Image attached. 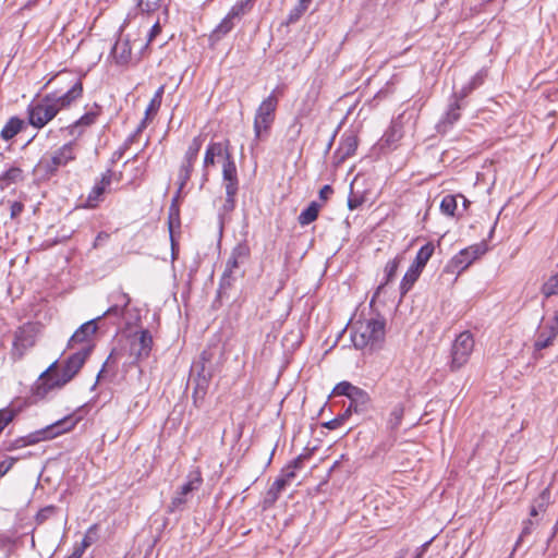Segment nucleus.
Returning <instances> with one entry per match:
<instances>
[{"label":"nucleus","mask_w":558,"mask_h":558,"mask_svg":"<svg viewBox=\"0 0 558 558\" xmlns=\"http://www.w3.org/2000/svg\"><path fill=\"white\" fill-rule=\"evenodd\" d=\"M84 86L81 78H74L69 89L59 94L48 93L32 101L26 109L29 125L37 130L48 125L62 110L69 109L83 97Z\"/></svg>","instance_id":"f257e3e1"},{"label":"nucleus","mask_w":558,"mask_h":558,"mask_svg":"<svg viewBox=\"0 0 558 558\" xmlns=\"http://www.w3.org/2000/svg\"><path fill=\"white\" fill-rule=\"evenodd\" d=\"M77 158V144L75 141L64 143L49 155L43 156L34 171L44 180L57 174L59 168L65 167Z\"/></svg>","instance_id":"f03ea898"},{"label":"nucleus","mask_w":558,"mask_h":558,"mask_svg":"<svg viewBox=\"0 0 558 558\" xmlns=\"http://www.w3.org/2000/svg\"><path fill=\"white\" fill-rule=\"evenodd\" d=\"M281 95H283V88L280 90L276 88L258 105L253 121L256 140H260L269 134L276 120L279 96Z\"/></svg>","instance_id":"7ed1b4c3"},{"label":"nucleus","mask_w":558,"mask_h":558,"mask_svg":"<svg viewBox=\"0 0 558 558\" xmlns=\"http://www.w3.org/2000/svg\"><path fill=\"white\" fill-rule=\"evenodd\" d=\"M385 324L378 319H359L352 326L351 340L357 349H364L384 338Z\"/></svg>","instance_id":"20e7f679"},{"label":"nucleus","mask_w":558,"mask_h":558,"mask_svg":"<svg viewBox=\"0 0 558 558\" xmlns=\"http://www.w3.org/2000/svg\"><path fill=\"white\" fill-rule=\"evenodd\" d=\"M68 381L61 375L58 362H53L43 372L31 388V399L33 402L44 400L51 391L65 386Z\"/></svg>","instance_id":"39448f33"},{"label":"nucleus","mask_w":558,"mask_h":558,"mask_svg":"<svg viewBox=\"0 0 558 558\" xmlns=\"http://www.w3.org/2000/svg\"><path fill=\"white\" fill-rule=\"evenodd\" d=\"M474 347L475 340L470 331L465 330L459 333L451 345L449 369L457 372L466 365L474 351Z\"/></svg>","instance_id":"423d86ee"},{"label":"nucleus","mask_w":558,"mask_h":558,"mask_svg":"<svg viewBox=\"0 0 558 558\" xmlns=\"http://www.w3.org/2000/svg\"><path fill=\"white\" fill-rule=\"evenodd\" d=\"M205 136L203 134H198L194 136L191 142L187 144V147L184 151L183 158L181 160L178 178H179V191L182 190L185 184L190 181L194 165L197 160L198 154L204 145Z\"/></svg>","instance_id":"0eeeda50"},{"label":"nucleus","mask_w":558,"mask_h":558,"mask_svg":"<svg viewBox=\"0 0 558 558\" xmlns=\"http://www.w3.org/2000/svg\"><path fill=\"white\" fill-rule=\"evenodd\" d=\"M76 425L71 416L59 420L45 428L38 429L23 437L25 447L33 446L40 441L53 439L64 433L71 432Z\"/></svg>","instance_id":"6e6552de"},{"label":"nucleus","mask_w":558,"mask_h":558,"mask_svg":"<svg viewBox=\"0 0 558 558\" xmlns=\"http://www.w3.org/2000/svg\"><path fill=\"white\" fill-rule=\"evenodd\" d=\"M39 327L34 323L20 326L14 332L11 354L14 360H21L36 344Z\"/></svg>","instance_id":"1a4fd4ad"},{"label":"nucleus","mask_w":558,"mask_h":558,"mask_svg":"<svg viewBox=\"0 0 558 558\" xmlns=\"http://www.w3.org/2000/svg\"><path fill=\"white\" fill-rule=\"evenodd\" d=\"M130 356L134 363L146 360L153 349V336L147 329L134 331L128 336Z\"/></svg>","instance_id":"9d476101"},{"label":"nucleus","mask_w":558,"mask_h":558,"mask_svg":"<svg viewBox=\"0 0 558 558\" xmlns=\"http://www.w3.org/2000/svg\"><path fill=\"white\" fill-rule=\"evenodd\" d=\"M112 170H107L101 173L100 179L96 181L95 185L88 192L86 197H80L78 208L95 209L104 201V195L112 183Z\"/></svg>","instance_id":"9b49d317"},{"label":"nucleus","mask_w":558,"mask_h":558,"mask_svg":"<svg viewBox=\"0 0 558 558\" xmlns=\"http://www.w3.org/2000/svg\"><path fill=\"white\" fill-rule=\"evenodd\" d=\"M486 245L484 243L473 244L457 253L450 260L448 267L452 268V271L461 274L474 260L480 258L486 253Z\"/></svg>","instance_id":"f8f14e48"},{"label":"nucleus","mask_w":558,"mask_h":558,"mask_svg":"<svg viewBox=\"0 0 558 558\" xmlns=\"http://www.w3.org/2000/svg\"><path fill=\"white\" fill-rule=\"evenodd\" d=\"M231 158H233V155L229 140L223 142H210L205 149L203 168L204 170H208L216 166L217 159L222 160L223 163L229 161Z\"/></svg>","instance_id":"ddd939ff"},{"label":"nucleus","mask_w":558,"mask_h":558,"mask_svg":"<svg viewBox=\"0 0 558 558\" xmlns=\"http://www.w3.org/2000/svg\"><path fill=\"white\" fill-rule=\"evenodd\" d=\"M222 179L226 189V202L230 208L234 207L235 196L239 191L236 165L233 158L222 163Z\"/></svg>","instance_id":"4468645a"},{"label":"nucleus","mask_w":558,"mask_h":558,"mask_svg":"<svg viewBox=\"0 0 558 558\" xmlns=\"http://www.w3.org/2000/svg\"><path fill=\"white\" fill-rule=\"evenodd\" d=\"M558 336V312L547 320L539 329L537 338L534 342V349L536 351L544 350L554 343V340Z\"/></svg>","instance_id":"2eb2a0df"},{"label":"nucleus","mask_w":558,"mask_h":558,"mask_svg":"<svg viewBox=\"0 0 558 558\" xmlns=\"http://www.w3.org/2000/svg\"><path fill=\"white\" fill-rule=\"evenodd\" d=\"M101 114V107L94 105L93 108L84 113L81 118L71 123L66 130L69 135L80 137L82 136L87 128L94 125Z\"/></svg>","instance_id":"dca6fc26"},{"label":"nucleus","mask_w":558,"mask_h":558,"mask_svg":"<svg viewBox=\"0 0 558 558\" xmlns=\"http://www.w3.org/2000/svg\"><path fill=\"white\" fill-rule=\"evenodd\" d=\"M89 353L90 348L83 349L82 351L69 356V359L65 361L60 372L68 383L71 381L74 378V376L81 371Z\"/></svg>","instance_id":"f3484780"},{"label":"nucleus","mask_w":558,"mask_h":558,"mask_svg":"<svg viewBox=\"0 0 558 558\" xmlns=\"http://www.w3.org/2000/svg\"><path fill=\"white\" fill-rule=\"evenodd\" d=\"M359 147V137L355 132L348 131L345 132L339 143V146L336 150V156L339 161L342 162L345 159L355 155L356 149Z\"/></svg>","instance_id":"a211bd4d"},{"label":"nucleus","mask_w":558,"mask_h":558,"mask_svg":"<svg viewBox=\"0 0 558 558\" xmlns=\"http://www.w3.org/2000/svg\"><path fill=\"white\" fill-rule=\"evenodd\" d=\"M402 262H403V256L401 254H398L392 259H389L386 263V265L384 267V279L380 282V284L377 287V290L374 293L373 299L378 296L379 293L381 292V290L387 284H389L390 282H392L395 280V278L397 276V272H398V269H399L400 265L402 264Z\"/></svg>","instance_id":"6ab92c4d"},{"label":"nucleus","mask_w":558,"mask_h":558,"mask_svg":"<svg viewBox=\"0 0 558 558\" xmlns=\"http://www.w3.org/2000/svg\"><path fill=\"white\" fill-rule=\"evenodd\" d=\"M97 319H92L84 323L71 337L70 345L74 343L89 342L92 337L97 332Z\"/></svg>","instance_id":"aec40b11"},{"label":"nucleus","mask_w":558,"mask_h":558,"mask_svg":"<svg viewBox=\"0 0 558 558\" xmlns=\"http://www.w3.org/2000/svg\"><path fill=\"white\" fill-rule=\"evenodd\" d=\"M112 57L119 64H128L132 58V47L128 38L120 37L113 48Z\"/></svg>","instance_id":"412c9836"},{"label":"nucleus","mask_w":558,"mask_h":558,"mask_svg":"<svg viewBox=\"0 0 558 558\" xmlns=\"http://www.w3.org/2000/svg\"><path fill=\"white\" fill-rule=\"evenodd\" d=\"M161 102L162 100L156 98L153 96V98L150 99L146 110H145V117L144 119L141 121L140 125L137 126L136 131L134 132V134H132L129 138H128V143H132L134 142L135 137L143 132V130L146 129L147 124L149 121H151V119L157 114V112L159 111L160 109V106H161Z\"/></svg>","instance_id":"4be33fe9"},{"label":"nucleus","mask_w":558,"mask_h":558,"mask_svg":"<svg viewBox=\"0 0 558 558\" xmlns=\"http://www.w3.org/2000/svg\"><path fill=\"white\" fill-rule=\"evenodd\" d=\"M481 82H477V78L474 77L472 80V82L470 83V86L468 89H463V92L460 94V96L456 99V101L450 105L447 113H446V118H445V121L449 124H453L456 123L461 114H460V110H461V104H460V100L463 99L469 92H471L472 89H474Z\"/></svg>","instance_id":"5701e85b"},{"label":"nucleus","mask_w":558,"mask_h":558,"mask_svg":"<svg viewBox=\"0 0 558 558\" xmlns=\"http://www.w3.org/2000/svg\"><path fill=\"white\" fill-rule=\"evenodd\" d=\"M404 405L402 403H397L389 412L386 421L385 426L386 429L389 432V434L396 435L397 430L399 429L400 425L402 424L403 417H404Z\"/></svg>","instance_id":"b1692460"},{"label":"nucleus","mask_w":558,"mask_h":558,"mask_svg":"<svg viewBox=\"0 0 558 558\" xmlns=\"http://www.w3.org/2000/svg\"><path fill=\"white\" fill-rule=\"evenodd\" d=\"M234 19L227 13L226 16L220 21V23L213 29L209 35V40L215 44L221 40L225 36H227L234 28Z\"/></svg>","instance_id":"393cba45"},{"label":"nucleus","mask_w":558,"mask_h":558,"mask_svg":"<svg viewBox=\"0 0 558 558\" xmlns=\"http://www.w3.org/2000/svg\"><path fill=\"white\" fill-rule=\"evenodd\" d=\"M371 402L372 398L369 393L360 387L353 395H351L350 398V405L353 408L354 413H362L366 411Z\"/></svg>","instance_id":"a878e982"},{"label":"nucleus","mask_w":558,"mask_h":558,"mask_svg":"<svg viewBox=\"0 0 558 558\" xmlns=\"http://www.w3.org/2000/svg\"><path fill=\"white\" fill-rule=\"evenodd\" d=\"M422 272L423 271L417 269V267H414L412 265L409 266L399 286L401 296H404L413 288L415 282L421 277Z\"/></svg>","instance_id":"bb28decb"},{"label":"nucleus","mask_w":558,"mask_h":558,"mask_svg":"<svg viewBox=\"0 0 558 558\" xmlns=\"http://www.w3.org/2000/svg\"><path fill=\"white\" fill-rule=\"evenodd\" d=\"M435 252V245L433 242L424 244L416 253L415 258L412 262V266L417 267L420 270H424L426 264L432 258Z\"/></svg>","instance_id":"cd10ccee"},{"label":"nucleus","mask_w":558,"mask_h":558,"mask_svg":"<svg viewBox=\"0 0 558 558\" xmlns=\"http://www.w3.org/2000/svg\"><path fill=\"white\" fill-rule=\"evenodd\" d=\"M23 125L24 121L22 119L12 117L2 128L0 136L5 141H10L22 131Z\"/></svg>","instance_id":"c85d7f7f"},{"label":"nucleus","mask_w":558,"mask_h":558,"mask_svg":"<svg viewBox=\"0 0 558 558\" xmlns=\"http://www.w3.org/2000/svg\"><path fill=\"white\" fill-rule=\"evenodd\" d=\"M181 221H180V208L178 205L177 197L172 199V203L169 208V216H168V229L170 233V240L172 247L174 246V236H173V230L174 228H180Z\"/></svg>","instance_id":"c756f323"},{"label":"nucleus","mask_w":558,"mask_h":558,"mask_svg":"<svg viewBox=\"0 0 558 558\" xmlns=\"http://www.w3.org/2000/svg\"><path fill=\"white\" fill-rule=\"evenodd\" d=\"M320 205L316 202H312L307 208L301 211V214L298 217V221L301 226H307L312 222H314L319 215Z\"/></svg>","instance_id":"7c9ffc66"},{"label":"nucleus","mask_w":558,"mask_h":558,"mask_svg":"<svg viewBox=\"0 0 558 558\" xmlns=\"http://www.w3.org/2000/svg\"><path fill=\"white\" fill-rule=\"evenodd\" d=\"M355 182H356V179H354V181L351 183L350 193L348 196V208L350 210H355V209L360 208L367 201L366 192L354 191Z\"/></svg>","instance_id":"2f4dec72"},{"label":"nucleus","mask_w":558,"mask_h":558,"mask_svg":"<svg viewBox=\"0 0 558 558\" xmlns=\"http://www.w3.org/2000/svg\"><path fill=\"white\" fill-rule=\"evenodd\" d=\"M248 255V248L243 245H238L231 253L227 260L226 272L232 274L239 267V259Z\"/></svg>","instance_id":"473e14b6"},{"label":"nucleus","mask_w":558,"mask_h":558,"mask_svg":"<svg viewBox=\"0 0 558 558\" xmlns=\"http://www.w3.org/2000/svg\"><path fill=\"white\" fill-rule=\"evenodd\" d=\"M254 7V0H239L236 1L228 13L234 19L240 20L247 14Z\"/></svg>","instance_id":"72a5a7b5"},{"label":"nucleus","mask_w":558,"mask_h":558,"mask_svg":"<svg viewBox=\"0 0 558 558\" xmlns=\"http://www.w3.org/2000/svg\"><path fill=\"white\" fill-rule=\"evenodd\" d=\"M542 294L548 299L553 295H558V272L550 276L541 288Z\"/></svg>","instance_id":"f704fd0d"},{"label":"nucleus","mask_w":558,"mask_h":558,"mask_svg":"<svg viewBox=\"0 0 558 558\" xmlns=\"http://www.w3.org/2000/svg\"><path fill=\"white\" fill-rule=\"evenodd\" d=\"M397 440V435L389 434V437L377 444L372 452V458L380 457L385 453H387L395 445Z\"/></svg>","instance_id":"c9c22d12"},{"label":"nucleus","mask_w":558,"mask_h":558,"mask_svg":"<svg viewBox=\"0 0 558 558\" xmlns=\"http://www.w3.org/2000/svg\"><path fill=\"white\" fill-rule=\"evenodd\" d=\"M16 415L17 411L13 408L7 407L0 409V435L14 421Z\"/></svg>","instance_id":"e433bc0d"},{"label":"nucleus","mask_w":558,"mask_h":558,"mask_svg":"<svg viewBox=\"0 0 558 558\" xmlns=\"http://www.w3.org/2000/svg\"><path fill=\"white\" fill-rule=\"evenodd\" d=\"M357 386L352 385L350 381L343 380L335 386V388L332 389V395L344 396L350 399L351 395H353L357 390Z\"/></svg>","instance_id":"4c0bfd02"},{"label":"nucleus","mask_w":558,"mask_h":558,"mask_svg":"<svg viewBox=\"0 0 558 558\" xmlns=\"http://www.w3.org/2000/svg\"><path fill=\"white\" fill-rule=\"evenodd\" d=\"M203 482V477L199 471L195 472V476L189 480L185 484L180 487V495L186 496L191 492L197 489Z\"/></svg>","instance_id":"58836bf2"},{"label":"nucleus","mask_w":558,"mask_h":558,"mask_svg":"<svg viewBox=\"0 0 558 558\" xmlns=\"http://www.w3.org/2000/svg\"><path fill=\"white\" fill-rule=\"evenodd\" d=\"M166 0H136V5L142 12L153 13L158 11Z\"/></svg>","instance_id":"ea45409f"},{"label":"nucleus","mask_w":558,"mask_h":558,"mask_svg":"<svg viewBox=\"0 0 558 558\" xmlns=\"http://www.w3.org/2000/svg\"><path fill=\"white\" fill-rule=\"evenodd\" d=\"M23 179V170L19 167H11L5 172L2 173L0 180L4 181L7 184L15 183L22 181Z\"/></svg>","instance_id":"a19ab883"},{"label":"nucleus","mask_w":558,"mask_h":558,"mask_svg":"<svg viewBox=\"0 0 558 558\" xmlns=\"http://www.w3.org/2000/svg\"><path fill=\"white\" fill-rule=\"evenodd\" d=\"M440 210L447 216H453L457 210V197L454 195H446L441 199Z\"/></svg>","instance_id":"79ce46f5"},{"label":"nucleus","mask_w":558,"mask_h":558,"mask_svg":"<svg viewBox=\"0 0 558 558\" xmlns=\"http://www.w3.org/2000/svg\"><path fill=\"white\" fill-rule=\"evenodd\" d=\"M97 533H98V524H93L86 531V534H85V536L82 539V543L76 545V546L80 549H82L83 551H85L86 548H88L96 541Z\"/></svg>","instance_id":"37998d69"},{"label":"nucleus","mask_w":558,"mask_h":558,"mask_svg":"<svg viewBox=\"0 0 558 558\" xmlns=\"http://www.w3.org/2000/svg\"><path fill=\"white\" fill-rule=\"evenodd\" d=\"M312 0H299L295 8L289 14V22L298 21L308 9Z\"/></svg>","instance_id":"c03bdc74"},{"label":"nucleus","mask_w":558,"mask_h":558,"mask_svg":"<svg viewBox=\"0 0 558 558\" xmlns=\"http://www.w3.org/2000/svg\"><path fill=\"white\" fill-rule=\"evenodd\" d=\"M111 301L113 304L118 305L119 307L126 308L131 302V299L128 293H125L122 290H117L111 293L110 295Z\"/></svg>","instance_id":"a18cd8bd"},{"label":"nucleus","mask_w":558,"mask_h":558,"mask_svg":"<svg viewBox=\"0 0 558 558\" xmlns=\"http://www.w3.org/2000/svg\"><path fill=\"white\" fill-rule=\"evenodd\" d=\"M287 485L289 484L281 476H279L270 486L268 495L271 496L274 500H276Z\"/></svg>","instance_id":"49530a36"},{"label":"nucleus","mask_w":558,"mask_h":558,"mask_svg":"<svg viewBox=\"0 0 558 558\" xmlns=\"http://www.w3.org/2000/svg\"><path fill=\"white\" fill-rule=\"evenodd\" d=\"M433 539L424 543L422 546L416 548L415 553L411 555V558H422L423 555L427 551ZM409 554H410V549L409 548L401 549L400 553H399V557L398 558H407V556Z\"/></svg>","instance_id":"de8ad7c7"},{"label":"nucleus","mask_w":558,"mask_h":558,"mask_svg":"<svg viewBox=\"0 0 558 558\" xmlns=\"http://www.w3.org/2000/svg\"><path fill=\"white\" fill-rule=\"evenodd\" d=\"M308 458V454H299L288 464L289 469L301 470L304 466V461Z\"/></svg>","instance_id":"09e8293b"},{"label":"nucleus","mask_w":558,"mask_h":558,"mask_svg":"<svg viewBox=\"0 0 558 558\" xmlns=\"http://www.w3.org/2000/svg\"><path fill=\"white\" fill-rule=\"evenodd\" d=\"M24 210V205L21 202H12L10 205V216L12 219H16Z\"/></svg>","instance_id":"8fccbe9b"},{"label":"nucleus","mask_w":558,"mask_h":558,"mask_svg":"<svg viewBox=\"0 0 558 558\" xmlns=\"http://www.w3.org/2000/svg\"><path fill=\"white\" fill-rule=\"evenodd\" d=\"M3 445H4V450L5 451H13V450L21 449V448L25 447L23 437H20L17 439L12 440V441L5 442Z\"/></svg>","instance_id":"3c124183"},{"label":"nucleus","mask_w":558,"mask_h":558,"mask_svg":"<svg viewBox=\"0 0 558 558\" xmlns=\"http://www.w3.org/2000/svg\"><path fill=\"white\" fill-rule=\"evenodd\" d=\"M124 308L119 307L116 304H112L104 314L96 318L97 320L101 319L104 316L114 315V316H123Z\"/></svg>","instance_id":"603ef678"},{"label":"nucleus","mask_w":558,"mask_h":558,"mask_svg":"<svg viewBox=\"0 0 558 558\" xmlns=\"http://www.w3.org/2000/svg\"><path fill=\"white\" fill-rule=\"evenodd\" d=\"M296 470L294 469H289V465L287 464L282 471H281V474L280 476L288 483L290 484V482L296 476V473H295Z\"/></svg>","instance_id":"864d4df0"},{"label":"nucleus","mask_w":558,"mask_h":558,"mask_svg":"<svg viewBox=\"0 0 558 558\" xmlns=\"http://www.w3.org/2000/svg\"><path fill=\"white\" fill-rule=\"evenodd\" d=\"M185 501H186L185 496L180 495V492H179L178 496L173 497L171 500L170 511H174L181 505L185 504Z\"/></svg>","instance_id":"5fc2aeb1"},{"label":"nucleus","mask_w":558,"mask_h":558,"mask_svg":"<svg viewBox=\"0 0 558 558\" xmlns=\"http://www.w3.org/2000/svg\"><path fill=\"white\" fill-rule=\"evenodd\" d=\"M533 525H534V523L531 519L523 521V529H522L521 535L519 537V542L522 541V538L524 536L531 534V532L533 530Z\"/></svg>","instance_id":"6e6d98bb"},{"label":"nucleus","mask_w":558,"mask_h":558,"mask_svg":"<svg viewBox=\"0 0 558 558\" xmlns=\"http://www.w3.org/2000/svg\"><path fill=\"white\" fill-rule=\"evenodd\" d=\"M332 193L333 189L330 185L326 184L319 190V198L326 202L329 199Z\"/></svg>","instance_id":"4d7b16f0"},{"label":"nucleus","mask_w":558,"mask_h":558,"mask_svg":"<svg viewBox=\"0 0 558 558\" xmlns=\"http://www.w3.org/2000/svg\"><path fill=\"white\" fill-rule=\"evenodd\" d=\"M342 424H343L342 418L337 416V417L324 423L323 426L332 430V429L339 428Z\"/></svg>","instance_id":"13d9d810"},{"label":"nucleus","mask_w":558,"mask_h":558,"mask_svg":"<svg viewBox=\"0 0 558 558\" xmlns=\"http://www.w3.org/2000/svg\"><path fill=\"white\" fill-rule=\"evenodd\" d=\"M161 33V26L159 22H156L148 34V43H151Z\"/></svg>","instance_id":"bf43d9fd"},{"label":"nucleus","mask_w":558,"mask_h":558,"mask_svg":"<svg viewBox=\"0 0 558 558\" xmlns=\"http://www.w3.org/2000/svg\"><path fill=\"white\" fill-rule=\"evenodd\" d=\"M315 100H312L311 105L307 106L306 108H303L299 111V114H298V118H304V117H308L312 112V107L314 105Z\"/></svg>","instance_id":"052dcab7"},{"label":"nucleus","mask_w":558,"mask_h":558,"mask_svg":"<svg viewBox=\"0 0 558 558\" xmlns=\"http://www.w3.org/2000/svg\"><path fill=\"white\" fill-rule=\"evenodd\" d=\"M83 554L84 551L75 545L73 551L66 558H82Z\"/></svg>","instance_id":"680f3d73"},{"label":"nucleus","mask_w":558,"mask_h":558,"mask_svg":"<svg viewBox=\"0 0 558 558\" xmlns=\"http://www.w3.org/2000/svg\"><path fill=\"white\" fill-rule=\"evenodd\" d=\"M353 408H351V405L349 404V407L345 409V411L339 415L340 418H342V422L344 423L350 416L351 414L353 413Z\"/></svg>","instance_id":"e2e57ef3"},{"label":"nucleus","mask_w":558,"mask_h":558,"mask_svg":"<svg viewBox=\"0 0 558 558\" xmlns=\"http://www.w3.org/2000/svg\"><path fill=\"white\" fill-rule=\"evenodd\" d=\"M163 93H165V85H161L159 86V88L155 92L154 94V97L162 100V97H163Z\"/></svg>","instance_id":"0e129e2a"},{"label":"nucleus","mask_w":558,"mask_h":558,"mask_svg":"<svg viewBox=\"0 0 558 558\" xmlns=\"http://www.w3.org/2000/svg\"><path fill=\"white\" fill-rule=\"evenodd\" d=\"M54 510L53 507H48V508H45L43 509L39 513H38V518H46L47 517V513H50Z\"/></svg>","instance_id":"69168bd1"},{"label":"nucleus","mask_w":558,"mask_h":558,"mask_svg":"<svg viewBox=\"0 0 558 558\" xmlns=\"http://www.w3.org/2000/svg\"><path fill=\"white\" fill-rule=\"evenodd\" d=\"M530 515L531 517H536L538 515V509L535 507V506H532L531 509H530Z\"/></svg>","instance_id":"338daca9"},{"label":"nucleus","mask_w":558,"mask_h":558,"mask_svg":"<svg viewBox=\"0 0 558 558\" xmlns=\"http://www.w3.org/2000/svg\"><path fill=\"white\" fill-rule=\"evenodd\" d=\"M547 495H548V493H547L546 490H544V492L542 493V495H541L542 499H544V500H545Z\"/></svg>","instance_id":"774afa93"}]
</instances>
